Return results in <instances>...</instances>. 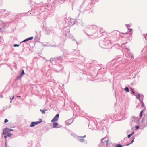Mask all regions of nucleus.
Segmentation results:
<instances>
[{"label":"nucleus","instance_id":"nucleus-1","mask_svg":"<svg viewBox=\"0 0 147 147\" xmlns=\"http://www.w3.org/2000/svg\"><path fill=\"white\" fill-rule=\"evenodd\" d=\"M13 131V130L9 129L8 128H5L3 132V135H5L4 136V138L6 140L5 143H6V140L8 137H10L12 135V134H11L9 132Z\"/></svg>","mask_w":147,"mask_h":147},{"label":"nucleus","instance_id":"nucleus-2","mask_svg":"<svg viewBox=\"0 0 147 147\" xmlns=\"http://www.w3.org/2000/svg\"><path fill=\"white\" fill-rule=\"evenodd\" d=\"M42 121V120L41 119H40L39 121H36L35 122H32L31 123V124L30 125V126L31 127H34L35 125H37L41 123Z\"/></svg>","mask_w":147,"mask_h":147},{"label":"nucleus","instance_id":"nucleus-3","mask_svg":"<svg viewBox=\"0 0 147 147\" xmlns=\"http://www.w3.org/2000/svg\"><path fill=\"white\" fill-rule=\"evenodd\" d=\"M59 114H57L52 119L51 121L54 122L57 121L58 120L59 118Z\"/></svg>","mask_w":147,"mask_h":147},{"label":"nucleus","instance_id":"nucleus-4","mask_svg":"<svg viewBox=\"0 0 147 147\" xmlns=\"http://www.w3.org/2000/svg\"><path fill=\"white\" fill-rule=\"evenodd\" d=\"M109 139L106 138H104L102 139L101 142L102 143H104L105 142H106V144L107 145L108 144V142L109 141Z\"/></svg>","mask_w":147,"mask_h":147},{"label":"nucleus","instance_id":"nucleus-5","mask_svg":"<svg viewBox=\"0 0 147 147\" xmlns=\"http://www.w3.org/2000/svg\"><path fill=\"white\" fill-rule=\"evenodd\" d=\"M73 121L74 120L72 119H70L67 120L66 123L68 125H70L71 124Z\"/></svg>","mask_w":147,"mask_h":147},{"label":"nucleus","instance_id":"nucleus-6","mask_svg":"<svg viewBox=\"0 0 147 147\" xmlns=\"http://www.w3.org/2000/svg\"><path fill=\"white\" fill-rule=\"evenodd\" d=\"M58 125V123H57L55 122H53L52 126L53 128H56Z\"/></svg>","mask_w":147,"mask_h":147},{"label":"nucleus","instance_id":"nucleus-7","mask_svg":"<svg viewBox=\"0 0 147 147\" xmlns=\"http://www.w3.org/2000/svg\"><path fill=\"white\" fill-rule=\"evenodd\" d=\"M33 37H29L28 38L25 40L23 42H26V41H28V40H32L33 39Z\"/></svg>","mask_w":147,"mask_h":147},{"label":"nucleus","instance_id":"nucleus-8","mask_svg":"<svg viewBox=\"0 0 147 147\" xmlns=\"http://www.w3.org/2000/svg\"><path fill=\"white\" fill-rule=\"evenodd\" d=\"M132 138H133L132 140V141H131V143H130L127 144V145H126L127 146H128L129 145V144H131L132 143L134 142V140L135 139V137H132Z\"/></svg>","mask_w":147,"mask_h":147},{"label":"nucleus","instance_id":"nucleus-9","mask_svg":"<svg viewBox=\"0 0 147 147\" xmlns=\"http://www.w3.org/2000/svg\"><path fill=\"white\" fill-rule=\"evenodd\" d=\"M122 146L120 144H117L115 145V147H122Z\"/></svg>","mask_w":147,"mask_h":147},{"label":"nucleus","instance_id":"nucleus-10","mask_svg":"<svg viewBox=\"0 0 147 147\" xmlns=\"http://www.w3.org/2000/svg\"><path fill=\"white\" fill-rule=\"evenodd\" d=\"M144 110H142L141 112L140 113V118L142 117V113L144 112Z\"/></svg>","mask_w":147,"mask_h":147},{"label":"nucleus","instance_id":"nucleus-11","mask_svg":"<svg viewBox=\"0 0 147 147\" xmlns=\"http://www.w3.org/2000/svg\"><path fill=\"white\" fill-rule=\"evenodd\" d=\"M136 98L138 99L139 100H140V95L139 94H138L137 95H136Z\"/></svg>","mask_w":147,"mask_h":147},{"label":"nucleus","instance_id":"nucleus-12","mask_svg":"<svg viewBox=\"0 0 147 147\" xmlns=\"http://www.w3.org/2000/svg\"><path fill=\"white\" fill-rule=\"evenodd\" d=\"M125 90L127 92H128L129 91V88L128 87H126L125 88Z\"/></svg>","mask_w":147,"mask_h":147},{"label":"nucleus","instance_id":"nucleus-13","mask_svg":"<svg viewBox=\"0 0 147 147\" xmlns=\"http://www.w3.org/2000/svg\"><path fill=\"white\" fill-rule=\"evenodd\" d=\"M40 111L42 114H44L45 113V111L41 109Z\"/></svg>","mask_w":147,"mask_h":147},{"label":"nucleus","instance_id":"nucleus-14","mask_svg":"<svg viewBox=\"0 0 147 147\" xmlns=\"http://www.w3.org/2000/svg\"><path fill=\"white\" fill-rule=\"evenodd\" d=\"M24 74V70H22V72L21 73V74L20 76V77H21Z\"/></svg>","mask_w":147,"mask_h":147},{"label":"nucleus","instance_id":"nucleus-15","mask_svg":"<svg viewBox=\"0 0 147 147\" xmlns=\"http://www.w3.org/2000/svg\"><path fill=\"white\" fill-rule=\"evenodd\" d=\"M80 141L82 142H83L84 141V139H80Z\"/></svg>","mask_w":147,"mask_h":147},{"label":"nucleus","instance_id":"nucleus-16","mask_svg":"<svg viewBox=\"0 0 147 147\" xmlns=\"http://www.w3.org/2000/svg\"><path fill=\"white\" fill-rule=\"evenodd\" d=\"M8 120L7 119H5L4 121V122L5 123H6L7 122H8Z\"/></svg>","mask_w":147,"mask_h":147},{"label":"nucleus","instance_id":"nucleus-17","mask_svg":"<svg viewBox=\"0 0 147 147\" xmlns=\"http://www.w3.org/2000/svg\"><path fill=\"white\" fill-rule=\"evenodd\" d=\"M142 104L141 106L142 107H144V103H143V101H142Z\"/></svg>","mask_w":147,"mask_h":147},{"label":"nucleus","instance_id":"nucleus-18","mask_svg":"<svg viewBox=\"0 0 147 147\" xmlns=\"http://www.w3.org/2000/svg\"><path fill=\"white\" fill-rule=\"evenodd\" d=\"M19 46V45H18V44H14V47H17V46Z\"/></svg>","mask_w":147,"mask_h":147},{"label":"nucleus","instance_id":"nucleus-19","mask_svg":"<svg viewBox=\"0 0 147 147\" xmlns=\"http://www.w3.org/2000/svg\"><path fill=\"white\" fill-rule=\"evenodd\" d=\"M131 136H132L131 134H130L128 135L127 137L128 138H129Z\"/></svg>","mask_w":147,"mask_h":147},{"label":"nucleus","instance_id":"nucleus-20","mask_svg":"<svg viewBox=\"0 0 147 147\" xmlns=\"http://www.w3.org/2000/svg\"><path fill=\"white\" fill-rule=\"evenodd\" d=\"M14 96L13 95L12 98H10V99H11V100H12L14 98Z\"/></svg>","mask_w":147,"mask_h":147},{"label":"nucleus","instance_id":"nucleus-21","mask_svg":"<svg viewBox=\"0 0 147 147\" xmlns=\"http://www.w3.org/2000/svg\"><path fill=\"white\" fill-rule=\"evenodd\" d=\"M130 90L132 92V93L133 94H135V93L133 91V90L132 89H131Z\"/></svg>","mask_w":147,"mask_h":147},{"label":"nucleus","instance_id":"nucleus-22","mask_svg":"<svg viewBox=\"0 0 147 147\" xmlns=\"http://www.w3.org/2000/svg\"><path fill=\"white\" fill-rule=\"evenodd\" d=\"M129 32H132V29H129Z\"/></svg>","mask_w":147,"mask_h":147},{"label":"nucleus","instance_id":"nucleus-23","mask_svg":"<svg viewBox=\"0 0 147 147\" xmlns=\"http://www.w3.org/2000/svg\"><path fill=\"white\" fill-rule=\"evenodd\" d=\"M136 129H138L139 128V126H137L136 127Z\"/></svg>","mask_w":147,"mask_h":147},{"label":"nucleus","instance_id":"nucleus-24","mask_svg":"<svg viewBox=\"0 0 147 147\" xmlns=\"http://www.w3.org/2000/svg\"><path fill=\"white\" fill-rule=\"evenodd\" d=\"M134 132H133L131 134V135L132 136L134 134Z\"/></svg>","mask_w":147,"mask_h":147},{"label":"nucleus","instance_id":"nucleus-25","mask_svg":"<svg viewBox=\"0 0 147 147\" xmlns=\"http://www.w3.org/2000/svg\"><path fill=\"white\" fill-rule=\"evenodd\" d=\"M18 97H20V96H18Z\"/></svg>","mask_w":147,"mask_h":147},{"label":"nucleus","instance_id":"nucleus-26","mask_svg":"<svg viewBox=\"0 0 147 147\" xmlns=\"http://www.w3.org/2000/svg\"><path fill=\"white\" fill-rule=\"evenodd\" d=\"M1 29V28H0V29Z\"/></svg>","mask_w":147,"mask_h":147}]
</instances>
